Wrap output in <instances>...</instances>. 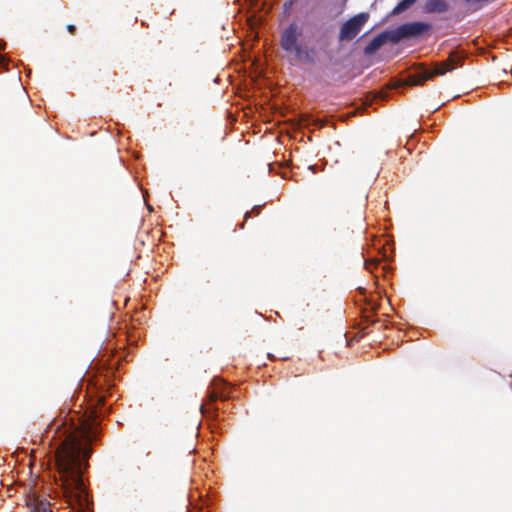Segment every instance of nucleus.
Listing matches in <instances>:
<instances>
[{
    "mask_svg": "<svg viewBox=\"0 0 512 512\" xmlns=\"http://www.w3.org/2000/svg\"><path fill=\"white\" fill-rule=\"evenodd\" d=\"M55 441L56 465L60 487L70 512H92L88 492L83 479L87 459L91 450L87 444L89 433L82 424H53L48 433H52Z\"/></svg>",
    "mask_w": 512,
    "mask_h": 512,
    "instance_id": "nucleus-1",
    "label": "nucleus"
},
{
    "mask_svg": "<svg viewBox=\"0 0 512 512\" xmlns=\"http://www.w3.org/2000/svg\"><path fill=\"white\" fill-rule=\"evenodd\" d=\"M302 35L303 28L297 22H292L282 31L280 46L293 60L314 63L315 50L301 41Z\"/></svg>",
    "mask_w": 512,
    "mask_h": 512,
    "instance_id": "nucleus-2",
    "label": "nucleus"
},
{
    "mask_svg": "<svg viewBox=\"0 0 512 512\" xmlns=\"http://www.w3.org/2000/svg\"><path fill=\"white\" fill-rule=\"evenodd\" d=\"M460 58L456 53H451L445 61L437 64L433 69H423L409 76L408 83L410 85H421L425 81L433 78L434 76L444 75L448 71L455 69Z\"/></svg>",
    "mask_w": 512,
    "mask_h": 512,
    "instance_id": "nucleus-3",
    "label": "nucleus"
},
{
    "mask_svg": "<svg viewBox=\"0 0 512 512\" xmlns=\"http://www.w3.org/2000/svg\"><path fill=\"white\" fill-rule=\"evenodd\" d=\"M369 17V13L361 12L345 21L339 29V42H351L354 40L368 22Z\"/></svg>",
    "mask_w": 512,
    "mask_h": 512,
    "instance_id": "nucleus-4",
    "label": "nucleus"
},
{
    "mask_svg": "<svg viewBox=\"0 0 512 512\" xmlns=\"http://www.w3.org/2000/svg\"><path fill=\"white\" fill-rule=\"evenodd\" d=\"M225 383L221 380L213 381V390L208 393L207 399L200 405L201 413L206 417H216L218 407L214 405L217 399L226 400L227 396L223 392Z\"/></svg>",
    "mask_w": 512,
    "mask_h": 512,
    "instance_id": "nucleus-5",
    "label": "nucleus"
},
{
    "mask_svg": "<svg viewBox=\"0 0 512 512\" xmlns=\"http://www.w3.org/2000/svg\"><path fill=\"white\" fill-rule=\"evenodd\" d=\"M430 28L431 25L424 22H410L402 24L395 30H392V43H398L402 39L421 35L427 32Z\"/></svg>",
    "mask_w": 512,
    "mask_h": 512,
    "instance_id": "nucleus-6",
    "label": "nucleus"
},
{
    "mask_svg": "<svg viewBox=\"0 0 512 512\" xmlns=\"http://www.w3.org/2000/svg\"><path fill=\"white\" fill-rule=\"evenodd\" d=\"M392 30L383 31L374 37L364 48L365 55H372L378 51L385 43L392 42Z\"/></svg>",
    "mask_w": 512,
    "mask_h": 512,
    "instance_id": "nucleus-7",
    "label": "nucleus"
},
{
    "mask_svg": "<svg viewBox=\"0 0 512 512\" xmlns=\"http://www.w3.org/2000/svg\"><path fill=\"white\" fill-rule=\"evenodd\" d=\"M27 506L30 508V512H52L50 503L36 493L28 496Z\"/></svg>",
    "mask_w": 512,
    "mask_h": 512,
    "instance_id": "nucleus-8",
    "label": "nucleus"
},
{
    "mask_svg": "<svg viewBox=\"0 0 512 512\" xmlns=\"http://www.w3.org/2000/svg\"><path fill=\"white\" fill-rule=\"evenodd\" d=\"M424 9L427 13H444L449 5L445 0H427Z\"/></svg>",
    "mask_w": 512,
    "mask_h": 512,
    "instance_id": "nucleus-9",
    "label": "nucleus"
},
{
    "mask_svg": "<svg viewBox=\"0 0 512 512\" xmlns=\"http://www.w3.org/2000/svg\"><path fill=\"white\" fill-rule=\"evenodd\" d=\"M417 0H402L392 10V14H400L410 8Z\"/></svg>",
    "mask_w": 512,
    "mask_h": 512,
    "instance_id": "nucleus-10",
    "label": "nucleus"
},
{
    "mask_svg": "<svg viewBox=\"0 0 512 512\" xmlns=\"http://www.w3.org/2000/svg\"><path fill=\"white\" fill-rule=\"evenodd\" d=\"M260 210H261L260 206H254L251 212H247L245 214V218L247 219V218L251 217L252 213H255V215H259Z\"/></svg>",
    "mask_w": 512,
    "mask_h": 512,
    "instance_id": "nucleus-11",
    "label": "nucleus"
},
{
    "mask_svg": "<svg viewBox=\"0 0 512 512\" xmlns=\"http://www.w3.org/2000/svg\"><path fill=\"white\" fill-rule=\"evenodd\" d=\"M67 30L70 34L74 35L76 33V26L73 24H69L67 25Z\"/></svg>",
    "mask_w": 512,
    "mask_h": 512,
    "instance_id": "nucleus-12",
    "label": "nucleus"
},
{
    "mask_svg": "<svg viewBox=\"0 0 512 512\" xmlns=\"http://www.w3.org/2000/svg\"><path fill=\"white\" fill-rule=\"evenodd\" d=\"M371 265L376 266L377 262H365V266L367 269H370Z\"/></svg>",
    "mask_w": 512,
    "mask_h": 512,
    "instance_id": "nucleus-13",
    "label": "nucleus"
},
{
    "mask_svg": "<svg viewBox=\"0 0 512 512\" xmlns=\"http://www.w3.org/2000/svg\"><path fill=\"white\" fill-rule=\"evenodd\" d=\"M6 43L4 41H0V50H4Z\"/></svg>",
    "mask_w": 512,
    "mask_h": 512,
    "instance_id": "nucleus-14",
    "label": "nucleus"
},
{
    "mask_svg": "<svg viewBox=\"0 0 512 512\" xmlns=\"http://www.w3.org/2000/svg\"><path fill=\"white\" fill-rule=\"evenodd\" d=\"M280 358H281L282 360H288V359H289V356L281 355V356H280Z\"/></svg>",
    "mask_w": 512,
    "mask_h": 512,
    "instance_id": "nucleus-15",
    "label": "nucleus"
},
{
    "mask_svg": "<svg viewBox=\"0 0 512 512\" xmlns=\"http://www.w3.org/2000/svg\"><path fill=\"white\" fill-rule=\"evenodd\" d=\"M3 62H4V58L2 55H0V66L3 64Z\"/></svg>",
    "mask_w": 512,
    "mask_h": 512,
    "instance_id": "nucleus-16",
    "label": "nucleus"
},
{
    "mask_svg": "<svg viewBox=\"0 0 512 512\" xmlns=\"http://www.w3.org/2000/svg\"><path fill=\"white\" fill-rule=\"evenodd\" d=\"M98 403H99V404H103V403H104V399L100 397V398L98 399Z\"/></svg>",
    "mask_w": 512,
    "mask_h": 512,
    "instance_id": "nucleus-17",
    "label": "nucleus"
},
{
    "mask_svg": "<svg viewBox=\"0 0 512 512\" xmlns=\"http://www.w3.org/2000/svg\"><path fill=\"white\" fill-rule=\"evenodd\" d=\"M268 357H269L270 359H274V356H273V355H271V354H268Z\"/></svg>",
    "mask_w": 512,
    "mask_h": 512,
    "instance_id": "nucleus-18",
    "label": "nucleus"
}]
</instances>
